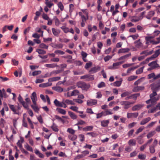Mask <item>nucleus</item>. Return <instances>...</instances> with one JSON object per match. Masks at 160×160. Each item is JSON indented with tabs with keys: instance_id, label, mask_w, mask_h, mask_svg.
Instances as JSON below:
<instances>
[{
	"instance_id": "nucleus-1",
	"label": "nucleus",
	"mask_w": 160,
	"mask_h": 160,
	"mask_svg": "<svg viewBox=\"0 0 160 160\" xmlns=\"http://www.w3.org/2000/svg\"><path fill=\"white\" fill-rule=\"evenodd\" d=\"M151 86V89L153 92L150 95V99L146 101V102L147 104L151 103L152 105H154L160 98L159 96L155 97L157 95L156 92L160 89V82L157 84H154Z\"/></svg>"
},
{
	"instance_id": "nucleus-2",
	"label": "nucleus",
	"mask_w": 160,
	"mask_h": 160,
	"mask_svg": "<svg viewBox=\"0 0 160 160\" xmlns=\"http://www.w3.org/2000/svg\"><path fill=\"white\" fill-rule=\"evenodd\" d=\"M83 13V15H81L82 19V22L81 23V26L83 27L85 25V23L86 22V20L88 19V11L86 10H82Z\"/></svg>"
},
{
	"instance_id": "nucleus-3",
	"label": "nucleus",
	"mask_w": 160,
	"mask_h": 160,
	"mask_svg": "<svg viewBox=\"0 0 160 160\" xmlns=\"http://www.w3.org/2000/svg\"><path fill=\"white\" fill-rule=\"evenodd\" d=\"M160 53V49L156 50L154 54L151 56L150 57L147 58L146 60L142 62L143 64H146L149 62V61L153 60L157 58Z\"/></svg>"
},
{
	"instance_id": "nucleus-4",
	"label": "nucleus",
	"mask_w": 160,
	"mask_h": 160,
	"mask_svg": "<svg viewBox=\"0 0 160 160\" xmlns=\"http://www.w3.org/2000/svg\"><path fill=\"white\" fill-rule=\"evenodd\" d=\"M9 106L14 114H19V110L20 109V108L19 106H14V105L11 104H9Z\"/></svg>"
},
{
	"instance_id": "nucleus-5",
	"label": "nucleus",
	"mask_w": 160,
	"mask_h": 160,
	"mask_svg": "<svg viewBox=\"0 0 160 160\" xmlns=\"http://www.w3.org/2000/svg\"><path fill=\"white\" fill-rule=\"evenodd\" d=\"M134 102H131L128 101H122L120 102V104L124 106V108L127 109L130 107V105L133 104Z\"/></svg>"
},
{
	"instance_id": "nucleus-6",
	"label": "nucleus",
	"mask_w": 160,
	"mask_h": 160,
	"mask_svg": "<svg viewBox=\"0 0 160 160\" xmlns=\"http://www.w3.org/2000/svg\"><path fill=\"white\" fill-rule=\"evenodd\" d=\"M122 63L123 62H120L114 63L112 65L109 66L108 67V68L112 70L118 69V66Z\"/></svg>"
},
{
	"instance_id": "nucleus-7",
	"label": "nucleus",
	"mask_w": 160,
	"mask_h": 160,
	"mask_svg": "<svg viewBox=\"0 0 160 160\" xmlns=\"http://www.w3.org/2000/svg\"><path fill=\"white\" fill-rule=\"evenodd\" d=\"M54 103L55 105L57 107H60L66 108L67 107L66 105L63 102H60L57 99L55 100Z\"/></svg>"
},
{
	"instance_id": "nucleus-8",
	"label": "nucleus",
	"mask_w": 160,
	"mask_h": 160,
	"mask_svg": "<svg viewBox=\"0 0 160 160\" xmlns=\"http://www.w3.org/2000/svg\"><path fill=\"white\" fill-rule=\"evenodd\" d=\"M81 79H85L87 80H93L94 79L93 75L86 74L81 77Z\"/></svg>"
},
{
	"instance_id": "nucleus-9",
	"label": "nucleus",
	"mask_w": 160,
	"mask_h": 160,
	"mask_svg": "<svg viewBox=\"0 0 160 160\" xmlns=\"http://www.w3.org/2000/svg\"><path fill=\"white\" fill-rule=\"evenodd\" d=\"M18 100L20 103L22 104V106L25 109L28 108V106L27 105L26 103H25L22 97L20 95H19L18 98Z\"/></svg>"
},
{
	"instance_id": "nucleus-10",
	"label": "nucleus",
	"mask_w": 160,
	"mask_h": 160,
	"mask_svg": "<svg viewBox=\"0 0 160 160\" xmlns=\"http://www.w3.org/2000/svg\"><path fill=\"white\" fill-rule=\"evenodd\" d=\"M131 56V54L130 53L126 54L120 57L118 59V60L121 61L122 60V61L121 62H123V63L125 62L126 60H127L129 57Z\"/></svg>"
},
{
	"instance_id": "nucleus-11",
	"label": "nucleus",
	"mask_w": 160,
	"mask_h": 160,
	"mask_svg": "<svg viewBox=\"0 0 160 160\" xmlns=\"http://www.w3.org/2000/svg\"><path fill=\"white\" fill-rule=\"evenodd\" d=\"M138 112H129L127 113V118H136L138 116Z\"/></svg>"
},
{
	"instance_id": "nucleus-12",
	"label": "nucleus",
	"mask_w": 160,
	"mask_h": 160,
	"mask_svg": "<svg viewBox=\"0 0 160 160\" xmlns=\"http://www.w3.org/2000/svg\"><path fill=\"white\" fill-rule=\"evenodd\" d=\"M142 18L143 17H142L141 16H140L139 17L133 16L130 18V20L132 22H136L142 19Z\"/></svg>"
},
{
	"instance_id": "nucleus-13",
	"label": "nucleus",
	"mask_w": 160,
	"mask_h": 160,
	"mask_svg": "<svg viewBox=\"0 0 160 160\" xmlns=\"http://www.w3.org/2000/svg\"><path fill=\"white\" fill-rule=\"evenodd\" d=\"M158 110H160V102L158 103L156 106L153 108L149 110L148 111V113H153L155 112Z\"/></svg>"
},
{
	"instance_id": "nucleus-14",
	"label": "nucleus",
	"mask_w": 160,
	"mask_h": 160,
	"mask_svg": "<svg viewBox=\"0 0 160 160\" xmlns=\"http://www.w3.org/2000/svg\"><path fill=\"white\" fill-rule=\"evenodd\" d=\"M90 87L89 84H86L84 82L81 83V88L83 90L87 91Z\"/></svg>"
},
{
	"instance_id": "nucleus-15",
	"label": "nucleus",
	"mask_w": 160,
	"mask_h": 160,
	"mask_svg": "<svg viewBox=\"0 0 160 160\" xmlns=\"http://www.w3.org/2000/svg\"><path fill=\"white\" fill-rule=\"evenodd\" d=\"M148 65L150 67H151L153 69H155L156 68L160 67L159 65L157 63L156 61L152 62L148 64Z\"/></svg>"
},
{
	"instance_id": "nucleus-16",
	"label": "nucleus",
	"mask_w": 160,
	"mask_h": 160,
	"mask_svg": "<svg viewBox=\"0 0 160 160\" xmlns=\"http://www.w3.org/2000/svg\"><path fill=\"white\" fill-rule=\"evenodd\" d=\"M143 105L142 104H138L136 105L133 106L132 108L133 111H136L139 110L142 108Z\"/></svg>"
},
{
	"instance_id": "nucleus-17",
	"label": "nucleus",
	"mask_w": 160,
	"mask_h": 160,
	"mask_svg": "<svg viewBox=\"0 0 160 160\" xmlns=\"http://www.w3.org/2000/svg\"><path fill=\"white\" fill-rule=\"evenodd\" d=\"M31 98L33 104H35L37 101V97L36 94L35 92H33L30 96Z\"/></svg>"
},
{
	"instance_id": "nucleus-18",
	"label": "nucleus",
	"mask_w": 160,
	"mask_h": 160,
	"mask_svg": "<svg viewBox=\"0 0 160 160\" xmlns=\"http://www.w3.org/2000/svg\"><path fill=\"white\" fill-rule=\"evenodd\" d=\"M97 103V101L95 99L88 100L87 101V104L88 106H92L95 105Z\"/></svg>"
},
{
	"instance_id": "nucleus-19",
	"label": "nucleus",
	"mask_w": 160,
	"mask_h": 160,
	"mask_svg": "<svg viewBox=\"0 0 160 160\" xmlns=\"http://www.w3.org/2000/svg\"><path fill=\"white\" fill-rule=\"evenodd\" d=\"M153 52V50L150 51H148V50H145L142 52L140 53V55H144L145 56H148L151 54Z\"/></svg>"
},
{
	"instance_id": "nucleus-20",
	"label": "nucleus",
	"mask_w": 160,
	"mask_h": 160,
	"mask_svg": "<svg viewBox=\"0 0 160 160\" xmlns=\"http://www.w3.org/2000/svg\"><path fill=\"white\" fill-rule=\"evenodd\" d=\"M134 43H135V47L137 48H140L142 47V42H140V40L138 39L134 42Z\"/></svg>"
},
{
	"instance_id": "nucleus-21",
	"label": "nucleus",
	"mask_w": 160,
	"mask_h": 160,
	"mask_svg": "<svg viewBox=\"0 0 160 160\" xmlns=\"http://www.w3.org/2000/svg\"><path fill=\"white\" fill-rule=\"evenodd\" d=\"M100 70V68L99 67H95L92 68L89 71V72L92 73H95Z\"/></svg>"
},
{
	"instance_id": "nucleus-22",
	"label": "nucleus",
	"mask_w": 160,
	"mask_h": 160,
	"mask_svg": "<svg viewBox=\"0 0 160 160\" xmlns=\"http://www.w3.org/2000/svg\"><path fill=\"white\" fill-rule=\"evenodd\" d=\"M144 87L143 86H137L134 88L133 91L134 92H137L139 90H142L144 89Z\"/></svg>"
},
{
	"instance_id": "nucleus-23",
	"label": "nucleus",
	"mask_w": 160,
	"mask_h": 160,
	"mask_svg": "<svg viewBox=\"0 0 160 160\" xmlns=\"http://www.w3.org/2000/svg\"><path fill=\"white\" fill-rule=\"evenodd\" d=\"M130 49L128 48H121L119 49L118 51V54L121 53H126L128 52Z\"/></svg>"
},
{
	"instance_id": "nucleus-24",
	"label": "nucleus",
	"mask_w": 160,
	"mask_h": 160,
	"mask_svg": "<svg viewBox=\"0 0 160 160\" xmlns=\"http://www.w3.org/2000/svg\"><path fill=\"white\" fill-rule=\"evenodd\" d=\"M154 14L155 12L154 11H150L148 12L146 17L148 19H150Z\"/></svg>"
},
{
	"instance_id": "nucleus-25",
	"label": "nucleus",
	"mask_w": 160,
	"mask_h": 160,
	"mask_svg": "<svg viewBox=\"0 0 160 160\" xmlns=\"http://www.w3.org/2000/svg\"><path fill=\"white\" fill-rule=\"evenodd\" d=\"M109 122V120H103L101 122V125L103 127H107Z\"/></svg>"
},
{
	"instance_id": "nucleus-26",
	"label": "nucleus",
	"mask_w": 160,
	"mask_h": 160,
	"mask_svg": "<svg viewBox=\"0 0 160 160\" xmlns=\"http://www.w3.org/2000/svg\"><path fill=\"white\" fill-rule=\"evenodd\" d=\"M33 104V105H31V107L35 112L37 113H38V112L39 110V108L37 106V103H35V104Z\"/></svg>"
},
{
	"instance_id": "nucleus-27",
	"label": "nucleus",
	"mask_w": 160,
	"mask_h": 160,
	"mask_svg": "<svg viewBox=\"0 0 160 160\" xmlns=\"http://www.w3.org/2000/svg\"><path fill=\"white\" fill-rule=\"evenodd\" d=\"M52 30L53 34L55 36H58L60 33L59 30L56 29L54 28H52Z\"/></svg>"
},
{
	"instance_id": "nucleus-28",
	"label": "nucleus",
	"mask_w": 160,
	"mask_h": 160,
	"mask_svg": "<svg viewBox=\"0 0 160 160\" xmlns=\"http://www.w3.org/2000/svg\"><path fill=\"white\" fill-rule=\"evenodd\" d=\"M151 120L150 117H148L146 118L143 119L140 122V124L141 125H143L147 123Z\"/></svg>"
},
{
	"instance_id": "nucleus-29",
	"label": "nucleus",
	"mask_w": 160,
	"mask_h": 160,
	"mask_svg": "<svg viewBox=\"0 0 160 160\" xmlns=\"http://www.w3.org/2000/svg\"><path fill=\"white\" fill-rule=\"evenodd\" d=\"M93 128V126H88L85 128L81 127V129H82L84 131H91Z\"/></svg>"
},
{
	"instance_id": "nucleus-30",
	"label": "nucleus",
	"mask_w": 160,
	"mask_h": 160,
	"mask_svg": "<svg viewBox=\"0 0 160 160\" xmlns=\"http://www.w3.org/2000/svg\"><path fill=\"white\" fill-rule=\"evenodd\" d=\"M52 89L57 92H61L63 90L62 88L59 86L52 87Z\"/></svg>"
},
{
	"instance_id": "nucleus-31",
	"label": "nucleus",
	"mask_w": 160,
	"mask_h": 160,
	"mask_svg": "<svg viewBox=\"0 0 160 160\" xmlns=\"http://www.w3.org/2000/svg\"><path fill=\"white\" fill-rule=\"evenodd\" d=\"M79 93V91L77 90H74L72 92L71 94L69 95L68 93V97H70L71 96H75L78 95Z\"/></svg>"
},
{
	"instance_id": "nucleus-32",
	"label": "nucleus",
	"mask_w": 160,
	"mask_h": 160,
	"mask_svg": "<svg viewBox=\"0 0 160 160\" xmlns=\"http://www.w3.org/2000/svg\"><path fill=\"white\" fill-rule=\"evenodd\" d=\"M52 85V83L47 82L40 84L39 85V87L42 88H45L51 86Z\"/></svg>"
},
{
	"instance_id": "nucleus-33",
	"label": "nucleus",
	"mask_w": 160,
	"mask_h": 160,
	"mask_svg": "<svg viewBox=\"0 0 160 160\" xmlns=\"http://www.w3.org/2000/svg\"><path fill=\"white\" fill-rule=\"evenodd\" d=\"M60 78H61L60 77H53L48 79V81L49 82L56 81L60 80Z\"/></svg>"
},
{
	"instance_id": "nucleus-34",
	"label": "nucleus",
	"mask_w": 160,
	"mask_h": 160,
	"mask_svg": "<svg viewBox=\"0 0 160 160\" xmlns=\"http://www.w3.org/2000/svg\"><path fill=\"white\" fill-rule=\"evenodd\" d=\"M128 144L130 146H134L136 144V140L134 139H131L128 142Z\"/></svg>"
},
{
	"instance_id": "nucleus-35",
	"label": "nucleus",
	"mask_w": 160,
	"mask_h": 160,
	"mask_svg": "<svg viewBox=\"0 0 160 160\" xmlns=\"http://www.w3.org/2000/svg\"><path fill=\"white\" fill-rule=\"evenodd\" d=\"M81 54L82 56V59L83 61L85 62H87L88 61V60L86 58L87 56V53L83 51H82Z\"/></svg>"
},
{
	"instance_id": "nucleus-36",
	"label": "nucleus",
	"mask_w": 160,
	"mask_h": 160,
	"mask_svg": "<svg viewBox=\"0 0 160 160\" xmlns=\"http://www.w3.org/2000/svg\"><path fill=\"white\" fill-rule=\"evenodd\" d=\"M51 128L53 131L55 132H58L59 130L57 126L54 123H53L52 125L51 126Z\"/></svg>"
},
{
	"instance_id": "nucleus-37",
	"label": "nucleus",
	"mask_w": 160,
	"mask_h": 160,
	"mask_svg": "<svg viewBox=\"0 0 160 160\" xmlns=\"http://www.w3.org/2000/svg\"><path fill=\"white\" fill-rule=\"evenodd\" d=\"M131 93V92H124L121 94V97L122 98H124L130 95Z\"/></svg>"
},
{
	"instance_id": "nucleus-38",
	"label": "nucleus",
	"mask_w": 160,
	"mask_h": 160,
	"mask_svg": "<svg viewBox=\"0 0 160 160\" xmlns=\"http://www.w3.org/2000/svg\"><path fill=\"white\" fill-rule=\"evenodd\" d=\"M2 91H3V92H2L1 90H0V106L2 104L1 98H3L4 95H5V94L4 90L3 89Z\"/></svg>"
},
{
	"instance_id": "nucleus-39",
	"label": "nucleus",
	"mask_w": 160,
	"mask_h": 160,
	"mask_svg": "<svg viewBox=\"0 0 160 160\" xmlns=\"http://www.w3.org/2000/svg\"><path fill=\"white\" fill-rule=\"evenodd\" d=\"M68 113L71 118L73 119H76L77 118V116L72 112L70 111L68 112Z\"/></svg>"
},
{
	"instance_id": "nucleus-40",
	"label": "nucleus",
	"mask_w": 160,
	"mask_h": 160,
	"mask_svg": "<svg viewBox=\"0 0 160 160\" xmlns=\"http://www.w3.org/2000/svg\"><path fill=\"white\" fill-rule=\"evenodd\" d=\"M53 19L55 20V25L57 26H58L60 23V22L59 20L56 17V16L54 17Z\"/></svg>"
},
{
	"instance_id": "nucleus-41",
	"label": "nucleus",
	"mask_w": 160,
	"mask_h": 160,
	"mask_svg": "<svg viewBox=\"0 0 160 160\" xmlns=\"http://www.w3.org/2000/svg\"><path fill=\"white\" fill-rule=\"evenodd\" d=\"M52 47L54 48H62L63 47V45L61 44H53Z\"/></svg>"
},
{
	"instance_id": "nucleus-42",
	"label": "nucleus",
	"mask_w": 160,
	"mask_h": 160,
	"mask_svg": "<svg viewBox=\"0 0 160 160\" xmlns=\"http://www.w3.org/2000/svg\"><path fill=\"white\" fill-rule=\"evenodd\" d=\"M45 66L48 68H52L56 67L57 66L56 65V64L52 63L46 64L45 65Z\"/></svg>"
},
{
	"instance_id": "nucleus-43",
	"label": "nucleus",
	"mask_w": 160,
	"mask_h": 160,
	"mask_svg": "<svg viewBox=\"0 0 160 160\" xmlns=\"http://www.w3.org/2000/svg\"><path fill=\"white\" fill-rule=\"evenodd\" d=\"M57 111H58L59 113L62 114L63 115H65L66 114V111L62 109L57 108L56 109Z\"/></svg>"
},
{
	"instance_id": "nucleus-44",
	"label": "nucleus",
	"mask_w": 160,
	"mask_h": 160,
	"mask_svg": "<svg viewBox=\"0 0 160 160\" xmlns=\"http://www.w3.org/2000/svg\"><path fill=\"white\" fill-rule=\"evenodd\" d=\"M121 81H117L113 83V85L114 86L116 87H119L122 83V79H121Z\"/></svg>"
},
{
	"instance_id": "nucleus-45",
	"label": "nucleus",
	"mask_w": 160,
	"mask_h": 160,
	"mask_svg": "<svg viewBox=\"0 0 160 160\" xmlns=\"http://www.w3.org/2000/svg\"><path fill=\"white\" fill-rule=\"evenodd\" d=\"M61 28L63 30L65 33H67L69 32V28L68 27L63 26L61 27Z\"/></svg>"
},
{
	"instance_id": "nucleus-46",
	"label": "nucleus",
	"mask_w": 160,
	"mask_h": 160,
	"mask_svg": "<svg viewBox=\"0 0 160 160\" xmlns=\"http://www.w3.org/2000/svg\"><path fill=\"white\" fill-rule=\"evenodd\" d=\"M137 78V76L132 75L128 77L127 80L128 81H131L136 79Z\"/></svg>"
},
{
	"instance_id": "nucleus-47",
	"label": "nucleus",
	"mask_w": 160,
	"mask_h": 160,
	"mask_svg": "<svg viewBox=\"0 0 160 160\" xmlns=\"http://www.w3.org/2000/svg\"><path fill=\"white\" fill-rule=\"evenodd\" d=\"M92 62L90 61H89L86 64L85 66V68L86 69H88L89 68L92 66Z\"/></svg>"
},
{
	"instance_id": "nucleus-48",
	"label": "nucleus",
	"mask_w": 160,
	"mask_h": 160,
	"mask_svg": "<svg viewBox=\"0 0 160 160\" xmlns=\"http://www.w3.org/2000/svg\"><path fill=\"white\" fill-rule=\"evenodd\" d=\"M138 158L141 160H144L146 158V155L145 154H141L138 155Z\"/></svg>"
},
{
	"instance_id": "nucleus-49",
	"label": "nucleus",
	"mask_w": 160,
	"mask_h": 160,
	"mask_svg": "<svg viewBox=\"0 0 160 160\" xmlns=\"http://www.w3.org/2000/svg\"><path fill=\"white\" fill-rule=\"evenodd\" d=\"M144 68V67H143L139 68V69L136 70V74H139L142 73L143 71Z\"/></svg>"
},
{
	"instance_id": "nucleus-50",
	"label": "nucleus",
	"mask_w": 160,
	"mask_h": 160,
	"mask_svg": "<svg viewBox=\"0 0 160 160\" xmlns=\"http://www.w3.org/2000/svg\"><path fill=\"white\" fill-rule=\"evenodd\" d=\"M155 132L154 131H152L150 132L147 135V138H150L153 136L155 134Z\"/></svg>"
},
{
	"instance_id": "nucleus-51",
	"label": "nucleus",
	"mask_w": 160,
	"mask_h": 160,
	"mask_svg": "<svg viewBox=\"0 0 160 160\" xmlns=\"http://www.w3.org/2000/svg\"><path fill=\"white\" fill-rule=\"evenodd\" d=\"M145 79V78L144 77H143L142 78H141L140 79H138V80L135 81L134 83V84L135 85H138V84H139L142 81V80H144Z\"/></svg>"
},
{
	"instance_id": "nucleus-52",
	"label": "nucleus",
	"mask_w": 160,
	"mask_h": 160,
	"mask_svg": "<svg viewBox=\"0 0 160 160\" xmlns=\"http://www.w3.org/2000/svg\"><path fill=\"white\" fill-rule=\"evenodd\" d=\"M39 47L42 48L46 49H47L48 48V46L46 45L44 43H42L39 45Z\"/></svg>"
},
{
	"instance_id": "nucleus-53",
	"label": "nucleus",
	"mask_w": 160,
	"mask_h": 160,
	"mask_svg": "<svg viewBox=\"0 0 160 160\" xmlns=\"http://www.w3.org/2000/svg\"><path fill=\"white\" fill-rule=\"evenodd\" d=\"M68 138L69 139L72 140H74L77 138V136L76 135H74V134L70 135H68Z\"/></svg>"
},
{
	"instance_id": "nucleus-54",
	"label": "nucleus",
	"mask_w": 160,
	"mask_h": 160,
	"mask_svg": "<svg viewBox=\"0 0 160 160\" xmlns=\"http://www.w3.org/2000/svg\"><path fill=\"white\" fill-rule=\"evenodd\" d=\"M65 102L68 104L70 105H74L75 103L72 101L69 100L67 99L65 101Z\"/></svg>"
},
{
	"instance_id": "nucleus-55",
	"label": "nucleus",
	"mask_w": 160,
	"mask_h": 160,
	"mask_svg": "<svg viewBox=\"0 0 160 160\" xmlns=\"http://www.w3.org/2000/svg\"><path fill=\"white\" fill-rule=\"evenodd\" d=\"M54 53L57 55H63L65 54L64 52L60 50H56L55 51Z\"/></svg>"
},
{
	"instance_id": "nucleus-56",
	"label": "nucleus",
	"mask_w": 160,
	"mask_h": 160,
	"mask_svg": "<svg viewBox=\"0 0 160 160\" xmlns=\"http://www.w3.org/2000/svg\"><path fill=\"white\" fill-rule=\"evenodd\" d=\"M138 67H133L128 69L127 71V74L128 75L133 70L137 68Z\"/></svg>"
},
{
	"instance_id": "nucleus-57",
	"label": "nucleus",
	"mask_w": 160,
	"mask_h": 160,
	"mask_svg": "<svg viewBox=\"0 0 160 160\" xmlns=\"http://www.w3.org/2000/svg\"><path fill=\"white\" fill-rule=\"evenodd\" d=\"M103 112L104 116H107L108 115H111L112 114L110 110H107Z\"/></svg>"
},
{
	"instance_id": "nucleus-58",
	"label": "nucleus",
	"mask_w": 160,
	"mask_h": 160,
	"mask_svg": "<svg viewBox=\"0 0 160 160\" xmlns=\"http://www.w3.org/2000/svg\"><path fill=\"white\" fill-rule=\"evenodd\" d=\"M155 146H154L152 145H151L149 147V150L150 152L151 153H154L155 152V150L154 149Z\"/></svg>"
},
{
	"instance_id": "nucleus-59",
	"label": "nucleus",
	"mask_w": 160,
	"mask_h": 160,
	"mask_svg": "<svg viewBox=\"0 0 160 160\" xmlns=\"http://www.w3.org/2000/svg\"><path fill=\"white\" fill-rule=\"evenodd\" d=\"M36 52H37L39 54H45L46 52L42 49H38L36 50Z\"/></svg>"
},
{
	"instance_id": "nucleus-60",
	"label": "nucleus",
	"mask_w": 160,
	"mask_h": 160,
	"mask_svg": "<svg viewBox=\"0 0 160 160\" xmlns=\"http://www.w3.org/2000/svg\"><path fill=\"white\" fill-rule=\"evenodd\" d=\"M45 3L46 5L50 8L54 5V4L52 3L49 1L46 2Z\"/></svg>"
},
{
	"instance_id": "nucleus-61",
	"label": "nucleus",
	"mask_w": 160,
	"mask_h": 160,
	"mask_svg": "<svg viewBox=\"0 0 160 160\" xmlns=\"http://www.w3.org/2000/svg\"><path fill=\"white\" fill-rule=\"evenodd\" d=\"M67 131L72 134H74L75 132V130L71 128H68Z\"/></svg>"
},
{
	"instance_id": "nucleus-62",
	"label": "nucleus",
	"mask_w": 160,
	"mask_h": 160,
	"mask_svg": "<svg viewBox=\"0 0 160 160\" xmlns=\"http://www.w3.org/2000/svg\"><path fill=\"white\" fill-rule=\"evenodd\" d=\"M25 148L31 152H33L32 148L28 144H27L25 146Z\"/></svg>"
},
{
	"instance_id": "nucleus-63",
	"label": "nucleus",
	"mask_w": 160,
	"mask_h": 160,
	"mask_svg": "<svg viewBox=\"0 0 160 160\" xmlns=\"http://www.w3.org/2000/svg\"><path fill=\"white\" fill-rule=\"evenodd\" d=\"M112 56H113V55L107 56L104 58V59L105 62H107V61H108V60H109L111 58H112Z\"/></svg>"
},
{
	"instance_id": "nucleus-64",
	"label": "nucleus",
	"mask_w": 160,
	"mask_h": 160,
	"mask_svg": "<svg viewBox=\"0 0 160 160\" xmlns=\"http://www.w3.org/2000/svg\"><path fill=\"white\" fill-rule=\"evenodd\" d=\"M58 7L60 9L61 11L63 10L64 9V7L61 2H59L58 4Z\"/></svg>"
}]
</instances>
